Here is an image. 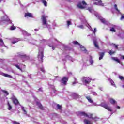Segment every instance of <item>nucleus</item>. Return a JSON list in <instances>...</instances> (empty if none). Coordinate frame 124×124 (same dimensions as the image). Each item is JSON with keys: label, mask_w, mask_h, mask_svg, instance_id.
<instances>
[{"label": "nucleus", "mask_w": 124, "mask_h": 124, "mask_svg": "<svg viewBox=\"0 0 124 124\" xmlns=\"http://www.w3.org/2000/svg\"><path fill=\"white\" fill-rule=\"evenodd\" d=\"M100 20L102 23H103V24H106V20H105L103 17L100 18Z\"/></svg>", "instance_id": "obj_21"}, {"label": "nucleus", "mask_w": 124, "mask_h": 124, "mask_svg": "<svg viewBox=\"0 0 124 124\" xmlns=\"http://www.w3.org/2000/svg\"><path fill=\"white\" fill-rule=\"evenodd\" d=\"M24 17H29L30 18H32L33 16L31 13H26L24 15Z\"/></svg>", "instance_id": "obj_11"}, {"label": "nucleus", "mask_w": 124, "mask_h": 124, "mask_svg": "<svg viewBox=\"0 0 124 124\" xmlns=\"http://www.w3.org/2000/svg\"><path fill=\"white\" fill-rule=\"evenodd\" d=\"M88 10L89 12H92V11H93V9H92V8H88Z\"/></svg>", "instance_id": "obj_45"}, {"label": "nucleus", "mask_w": 124, "mask_h": 124, "mask_svg": "<svg viewBox=\"0 0 124 124\" xmlns=\"http://www.w3.org/2000/svg\"><path fill=\"white\" fill-rule=\"evenodd\" d=\"M67 26H70L71 25V22L70 21H67Z\"/></svg>", "instance_id": "obj_38"}, {"label": "nucleus", "mask_w": 124, "mask_h": 124, "mask_svg": "<svg viewBox=\"0 0 124 124\" xmlns=\"http://www.w3.org/2000/svg\"><path fill=\"white\" fill-rule=\"evenodd\" d=\"M80 50L83 52H85L87 51V49H86V48H85V47L83 46H80Z\"/></svg>", "instance_id": "obj_22"}, {"label": "nucleus", "mask_w": 124, "mask_h": 124, "mask_svg": "<svg viewBox=\"0 0 124 124\" xmlns=\"http://www.w3.org/2000/svg\"><path fill=\"white\" fill-rule=\"evenodd\" d=\"M79 28H81V29H84V26L83 25H80Z\"/></svg>", "instance_id": "obj_47"}, {"label": "nucleus", "mask_w": 124, "mask_h": 124, "mask_svg": "<svg viewBox=\"0 0 124 124\" xmlns=\"http://www.w3.org/2000/svg\"><path fill=\"white\" fill-rule=\"evenodd\" d=\"M40 69L41 71H42V72H45V70L44 69V68H40Z\"/></svg>", "instance_id": "obj_40"}, {"label": "nucleus", "mask_w": 124, "mask_h": 124, "mask_svg": "<svg viewBox=\"0 0 124 124\" xmlns=\"http://www.w3.org/2000/svg\"><path fill=\"white\" fill-rule=\"evenodd\" d=\"M93 44L95 48L97 49H99V46L98 45V42L96 40L93 41Z\"/></svg>", "instance_id": "obj_12"}, {"label": "nucleus", "mask_w": 124, "mask_h": 124, "mask_svg": "<svg viewBox=\"0 0 124 124\" xmlns=\"http://www.w3.org/2000/svg\"><path fill=\"white\" fill-rule=\"evenodd\" d=\"M34 31H36V29H34Z\"/></svg>", "instance_id": "obj_54"}, {"label": "nucleus", "mask_w": 124, "mask_h": 124, "mask_svg": "<svg viewBox=\"0 0 124 124\" xmlns=\"http://www.w3.org/2000/svg\"><path fill=\"white\" fill-rule=\"evenodd\" d=\"M81 81L83 84L85 85H89L92 81V78L90 77H82L81 78Z\"/></svg>", "instance_id": "obj_1"}, {"label": "nucleus", "mask_w": 124, "mask_h": 124, "mask_svg": "<svg viewBox=\"0 0 124 124\" xmlns=\"http://www.w3.org/2000/svg\"><path fill=\"white\" fill-rule=\"evenodd\" d=\"M75 84H77V82H76V81L73 82L72 83L73 86H74Z\"/></svg>", "instance_id": "obj_49"}, {"label": "nucleus", "mask_w": 124, "mask_h": 124, "mask_svg": "<svg viewBox=\"0 0 124 124\" xmlns=\"http://www.w3.org/2000/svg\"><path fill=\"white\" fill-rule=\"evenodd\" d=\"M12 122L13 124H20V123H19V122H17L16 121H12Z\"/></svg>", "instance_id": "obj_36"}, {"label": "nucleus", "mask_w": 124, "mask_h": 124, "mask_svg": "<svg viewBox=\"0 0 124 124\" xmlns=\"http://www.w3.org/2000/svg\"><path fill=\"white\" fill-rule=\"evenodd\" d=\"M80 116H83V117H86L89 119H93V113H86L85 112H79Z\"/></svg>", "instance_id": "obj_2"}, {"label": "nucleus", "mask_w": 124, "mask_h": 124, "mask_svg": "<svg viewBox=\"0 0 124 124\" xmlns=\"http://www.w3.org/2000/svg\"><path fill=\"white\" fill-rule=\"evenodd\" d=\"M44 57V55H43V52L41 51L39 52V54L38 55V59H40L42 62V63L43 62V58Z\"/></svg>", "instance_id": "obj_7"}, {"label": "nucleus", "mask_w": 124, "mask_h": 124, "mask_svg": "<svg viewBox=\"0 0 124 124\" xmlns=\"http://www.w3.org/2000/svg\"><path fill=\"white\" fill-rule=\"evenodd\" d=\"M123 88H124V85H123Z\"/></svg>", "instance_id": "obj_55"}, {"label": "nucleus", "mask_w": 124, "mask_h": 124, "mask_svg": "<svg viewBox=\"0 0 124 124\" xmlns=\"http://www.w3.org/2000/svg\"><path fill=\"white\" fill-rule=\"evenodd\" d=\"M73 43L74 44V45H79V46H80V43H79V42H78L77 41H73Z\"/></svg>", "instance_id": "obj_26"}, {"label": "nucleus", "mask_w": 124, "mask_h": 124, "mask_svg": "<svg viewBox=\"0 0 124 124\" xmlns=\"http://www.w3.org/2000/svg\"><path fill=\"white\" fill-rule=\"evenodd\" d=\"M7 105L8 106V110L10 111V110H11V109H12V106L11 105H10V103H9V101H7Z\"/></svg>", "instance_id": "obj_20"}, {"label": "nucleus", "mask_w": 124, "mask_h": 124, "mask_svg": "<svg viewBox=\"0 0 124 124\" xmlns=\"http://www.w3.org/2000/svg\"><path fill=\"white\" fill-rule=\"evenodd\" d=\"M109 102H110L111 104L113 105L116 104V103H117V101H116V100L113 98H110Z\"/></svg>", "instance_id": "obj_16"}, {"label": "nucleus", "mask_w": 124, "mask_h": 124, "mask_svg": "<svg viewBox=\"0 0 124 124\" xmlns=\"http://www.w3.org/2000/svg\"><path fill=\"white\" fill-rule=\"evenodd\" d=\"M77 6L78 7V8H80V9H84L85 7L83 6L81 3H79L78 5Z\"/></svg>", "instance_id": "obj_18"}, {"label": "nucleus", "mask_w": 124, "mask_h": 124, "mask_svg": "<svg viewBox=\"0 0 124 124\" xmlns=\"http://www.w3.org/2000/svg\"><path fill=\"white\" fill-rule=\"evenodd\" d=\"M93 4L95 5H100L101 6H104V4L102 3V1L99 0H96V2H94Z\"/></svg>", "instance_id": "obj_6"}, {"label": "nucleus", "mask_w": 124, "mask_h": 124, "mask_svg": "<svg viewBox=\"0 0 124 124\" xmlns=\"http://www.w3.org/2000/svg\"><path fill=\"white\" fill-rule=\"evenodd\" d=\"M119 78L121 81H124V77H123L122 76H119Z\"/></svg>", "instance_id": "obj_33"}, {"label": "nucleus", "mask_w": 124, "mask_h": 124, "mask_svg": "<svg viewBox=\"0 0 124 124\" xmlns=\"http://www.w3.org/2000/svg\"><path fill=\"white\" fill-rule=\"evenodd\" d=\"M112 60H113V61L117 62L118 63H121V61L117 57H112Z\"/></svg>", "instance_id": "obj_17"}, {"label": "nucleus", "mask_w": 124, "mask_h": 124, "mask_svg": "<svg viewBox=\"0 0 124 124\" xmlns=\"http://www.w3.org/2000/svg\"><path fill=\"white\" fill-rule=\"evenodd\" d=\"M124 19V15H122L120 20H123Z\"/></svg>", "instance_id": "obj_43"}, {"label": "nucleus", "mask_w": 124, "mask_h": 124, "mask_svg": "<svg viewBox=\"0 0 124 124\" xmlns=\"http://www.w3.org/2000/svg\"><path fill=\"white\" fill-rule=\"evenodd\" d=\"M105 54V53L104 52H99V60H102V59H103V57H104Z\"/></svg>", "instance_id": "obj_13"}, {"label": "nucleus", "mask_w": 124, "mask_h": 124, "mask_svg": "<svg viewBox=\"0 0 124 124\" xmlns=\"http://www.w3.org/2000/svg\"><path fill=\"white\" fill-rule=\"evenodd\" d=\"M90 63H91V64H93V60H91L90 61Z\"/></svg>", "instance_id": "obj_48"}, {"label": "nucleus", "mask_w": 124, "mask_h": 124, "mask_svg": "<svg viewBox=\"0 0 124 124\" xmlns=\"http://www.w3.org/2000/svg\"><path fill=\"white\" fill-rule=\"evenodd\" d=\"M82 4H83V5H87V3H86L85 1H82Z\"/></svg>", "instance_id": "obj_41"}, {"label": "nucleus", "mask_w": 124, "mask_h": 124, "mask_svg": "<svg viewBox=\"0 0 124 124\" xmlns=\"http://www.w3.org/2000/svg\"><path fill=\"white\" fill-rule=\"evenodd\" d=\"M96 32V28H94V31H93V33L94 34H95V33Z\"/></svg>", "instance_id": "obj_44"}, {"label": "nucleus", "mask_w": 124, "mask_h": 124, "mask_svg": "<svg viewBox=\"0 0 124 124\" xmlns=\"http://www.w3.org/2000/svg\"><path fill=\"white\" fill-rule=\"evenodd\" d=\"M86 99H87V100L90 103H92V104L93 103V100L92 99V98H91V96H86Z\"/></svg>", "instance_id": "obj_14"}, {"label": "nucleus", "mask_w": 124, "mask_h": 124, "mask_svg": "<svg viewBox=\"0 0 124 124\" xmlns=\"http://www.w3.org/2000/svg\"><path fill=\"white\" fill-rule=\"evenodd\" d=\"M52 50H55V49H56V48L55 47V46H52Z\"/></svg>", "instance_id": "obj_50"}, {"label": "nucleus", "mask_w": 124, "mask_h": 124, "mask_svg": "<svg viewBox=\"0 0 124 124\" xmlns=\"http://www.w3.org/2000/svg\"><path fill=\"white\" fill-rule=\"evenodd\" d=\"M15 66H16V67H17L18 69H19V70H20L21 71H23V70L22 69V68H21L20 67V66H19V65H15Z\"/></svg>", "instance_id": "obj_35"}, {"label": "nucleus", "mask_w": 124, "mask_h": 124, "mask_svg": "<svg viewBox=\"0 0 124 124\" xmlns=\"http://www.w3.org/2000/svg\"><path fill=\"white\" fill-rule=\"evenodd\" d=\"M72 96H73L74 99H77V98H80V97H81L79 94L75 93H74L72 94Z\"/></svg>", "instance_id": "obj_9"}, {"label": "nucleus", "mask_w": 124, "mask_h": 124, "mask_svg": "<svg viewBox=\"0 0 124 124\" xmlns=\"http://www.w3.org/2000/svg\"><path fill=\"white\" fill-rule=\"evenodd\" d=\"M57 108L58 109L61 110V109H62V106L60 105L59 104H57Z\"/></svg>", "instance_id": "obj_37"}, {"label": "nucleus", "mask_w": 124, "mask_h": 124, "mask_svg": "<svg viewBox=\"0 0 124 124\" xmlns=\"http://www.w3.org/2000/svg\"><path fill=\"white\" fill-rule=\"evenodd\" d=\"M92 120H93L95 122H96L98 120V118L96 116L92 118Z\"/></svg>", "instance_id": "obj_34"}, {"label": "nucleus", "mask_w": 124, "mask_h": 124, "mask_svg": "<svg viewBox=\"0 0 124 124\" xmlns=\"http://www.w3.org/2000/svg\"><path fill=\"white\" fill-rule=\"evenodd\" d=\"M110 82L111 85L112 86H113V87H116V85L115 84V82H114V81H113V80L111 79L110 80Z\"/></svg>", "instance_id": "obj_25"}, {"label": "nucleus", "mask_w": 124, "mask_h": 124, "mask_svg": "<svg viewBox=\"0 0 124 124\" xmlns=\"http://www.w3.org/2000/svg\"><path fill=\"white\" fill-rule=\"evenodd\" d=\"M4 18H5V17L3 16V17L1 18L2 19V21H5V22H9V21H10V19H9V18L7 17L6 19H4Z\"/></svg>", "instance_id": "obj_23"}, {"label": "nucleus", "mask_w": 124, "mask_h": 124, "mask_svg": "<svg viewBox=\"0 0 124 124\" xmlns=\"http://www.w3.org/2000/svg\"><path fill=\"white\" fill-rule=\"evenodd\" d=\"M41 1L45 6H47V1L46 0H41Z\"/></svg>", "instance_id": "obj_24"}, {"label": "nucleus", "mask_w": 124, "mask_h": 124, "mask_svg": "<svg viewBox=\"0 0 124 124\" xmlns=\"http://www.w3.org/2000/svg\"><path fill=\"white\" fill-rule=\"evenodd\" d=\"M21 57H22V58H26L27 55H22Z\"/></svg>", "instance_id": "obj_46"}, {"label": "nucleus", "mask_w": 124, "mask_h": 124, "mask_svg": "<svg viewBox=\"0 0 124 124\" xmlns=\"http://www.w3.org/2000/svg\"><path fill=\"white\" fill-rule=\"evenodd\" d=\"M117 108L118 109H120V108H121V107H120V106H118L117 107Z\"/></svg>", "instance_id": "obj_51"}, {"label": "nucleus", "mask_w": 124, "mask_h": 124, "mask_svg": "<svg viewBox=\"0 0 124 124\" xmlns=\"http://www.w3.org/2000/svg\"><path fill=\"white\" fill-rule=\"evenodd\" d=\"M110 31H112V32H116V30H115V28L114 27L111 28L110 29Z\"/></svg>", "instance_id": "obj_30"}, {"label": "nucleus", "mask_w": 124, "mask_h": 124, "mask_svg": "<svg viewBox=\"0 0 124 124\" xmlns=\"http://www.w3.org/2000/svg\"><path fill=\"white\" fill-rule=\"evenodd\" d=\"M22 111H23L25 114H27V111H26V110L25 109V108L22 107Z\"/></svg>", "instance_id": "obj_39"}, {"label": "nucleus", "mask_w": 124, "mask_h": 124, "mask_svg": "<svg viewBox=\"0 0 124 124\" xmlns=\"http://www.w3.org/2000/svg\"><path fill=\"white\" fill-rule=\"evenodd\" d=\"M36 105H37V106H38L39 108L41 110H44V108L43 107V106H42V104H41V102H36Z\"/></svg>", "instance_id": "obj_10"}, {"label": "nucleus", "mask_w": 124, "mask_h": 124, "mask_svg": "<svg viewBox=\"0 0 124 124\" xmlns=\"http://www.w3.org/2000/svg\"><path fill=\"white\" fill-rule=\"evenodd\" d=\"M68 78L63 77L61 79L62 84L64 85V86H66L67 85V82H68Z\"/></svg>", "instance_id": "obj_4"}, {"label": "nucleus", "mask_w": 124, "mask_h": 124, "mask_svg": "<svg viewBox=\"0 0 124 124\" xmlns=\"http://www.w3.org/2000/svg\"><path fill=\"white\" fill-rule=\"evenodd\" d=\"M16 27L14 26V25L10 27V30L11 31H14V30H16Z\"/></svg>", "instance_id": "obj_27"}, {"label": "nucleus", "mask_w": 124, "mask_h": 124, "mask_svg": "<svg viewBox=\"0 0 124 124\" xmlns=\"http://www.w3.org/2000/svg\"><path fill=\"white\" fill-rule=\"evenodd\" d=\"M2 92L6 94V95H8L9 94V93H8V92L5 91V90H2Z\"/></svg>", "instance_id": "obj_31"}, {"label": "nucleus", "mask_w": 124, "mask_h": 124, "mask_svg": "<svg viewBox=\"0 0 124 124\" xmlns=\"http://www.w3.org/2000/svg\"><path fill=\"white\" fill-rule=\"evenodd\" d=\"M13 103L15 104V105H19L20 104V102H19V101L17 98H14L12 99Z\"/></svg>", "instance_id": "obj_8"}, {"label": "nucleus", "mask_w": 124, "mask_h": 124, "mask_svg": "<svg viewBox=\"0 0 124 124\" xmlns=\"http://www.w3.org/2000/svg\"><path fill=\"white\" fill-rule=\"evenodd\" d=\"M113 46H114L115 48H116V49H118V45H116L115 44H113Z\"/></svg>", "instance_id": "obj_42"}, {"label": "nucleus", "mask_w": 124, "mask_h": 124, "mask_svg": "<svg viewBox=\"0 0 124 124\" xmlns=\"http://www.w3.org/2000/svg\"><path fill=\"white\" fill-rule=\"evenodd\" d=\"M38 90H39V91H41V88H39V89H38Z\"/></svg>", "instance_id": "obj_52"}, {"label": "nucleus", "mask_w": 124, "mask_h": 124, "mask_svg": "<svg viewBox=\"0 0 124 124\" xmlns=\"http://www.w3.org/2000/svg\"><path fill=\"white\" fill-rule=\"evenodd\" d=\"M114 8L115 9L116 11H118V12H120V10H119V9H118V6L116 4L114 5Z\"/></svg>", "instance_id": "obj_29"}, {"label": "nucleus", "mask_w": 124, "mask_h": 124, "mask_svg": "<svg viewBox=\"0 0 124 124\" xmlns=\"http://www.w3.org/2000/svg\"><path fill=\"white\" fill-rule=\"evenodd\" d=\"M1 75H2V76H4V77H8V78H12V76H11L7 74H5L4 73H2Z\"/></svg>", "instance_id": "obj_15"}, {"label": "nucleus", "mask_w": 124, "mask_h": 124, "mask_svg": "<svg viewBox=\"0 0 124 124\" xmlns=\"http://www.w3.org/2000/svg\"><path fill=\"white\" fill-rule=\"evenodd\" d=\"M20 41L19 39L15 38L13 41L12 42V44H15V43H17V42H19Z\"/></svg>", "instance_id": "obj_19"}, {"label": "nucleus", "mask_w": 124, "mask_h": 124, "mask_svg": "<svg viewBox=\"0 0 124 124\" xmlns=\"http://www.w3.org/2000/svg\"><path fill=\"white\" fill-rule=\"evenodd\" d=\"M47 18H48V16H46L45 15H43L42 16L41 19L42 20L43 25H47Z\"/></svg>", "instance_id": "obj_5"}, {"label": "nucleus", "mask_w": 124, "mask_h": 124, "mask_svg": "<svg viewBox=\"0 0 124 124\" xmlns=\"http://www.w3.org/2000/svg\"><path fill=\"white\" fill-rule=\"evenodd\" d=\"M101 106L102 107H103L104 108H105L108 111H109V112H112V109H111V108L109 106H108V105L105 103H102L101 104Z\"/></svg>", "instance_id": "obj_3"}, {"label": "nucleus", "mask_w": 124, "mask_h": 124, "mask_svg": "<svg viewBox=\"0 0 124 124\" xmlns=\"http://www.w3.org/2000/svg\"><path fill=\"white\" fill-rule=\"evenodd\" d=\"M115 53H116V52L115 51H112V50H110L108 52V53L109 54V55H110V56H112V55L115 54Z\"/></svg>", "instance_id": "obj_28"}, {"label": "nucleus", "mask_w": 124, "mask_h": 124, "mask_svg": "<svg viewBox=\"0 0 124 124\" xmlns=\"http://www.w3.org/2000/svg\"><path fill=\"white\" fill-rule=\"evenodd\" d=\"M3 0H0V3L1 1H3Z\"/></svg>", "instance_id": "obj_53"}, {"label": "nucleus", "mask_w": 124, "mask_h": 124, "mask_svg": "<svg viewBox=\"0 0 124 124\" xmlns=\"http://www.w3.org/2000/svg\"><path fill=\"white\" fill-rule=\"evenodd\" d=\"M0 44H1V45H4V42H3V40H2V39L0 38Z\"/></svg>", "instance_id": "obj_32"}]
</instances>
